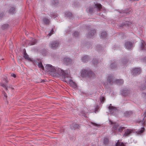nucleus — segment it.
Segmentation results:
<instances>
[{"label": "nucleus", "instance_id": "f257e3e1", "mask_svg": "<svg viewBox=\"0 0 146 146\" xmlns=\"http://www.w3.org/2000/svg\"><path fill=\"white\" fill-rule=\"evenodd\" d=\"M81 76L83 78L92 80L96 77L95 74L90 70L83 69L81 73Z\"/></svg>", "mask_w": 146, "mask_h": 146}, {"label": "nucleus", "instance_id": "f03ea898", "mask_svg": "<svg viewBox=\"0 0 146 146\" xmlns=\"http://www.w3.org/2000/svg\"><path fill=\"white\" fill-rule=\"evenodd\" d=\"M45 71L48 72V73L51 75H54V72L56 71V69L54 67L50 64H47L45 67Z\"/></svg>", "mask_w": 146, "mask_h": 146}, {"label": "nucleus", "instance_id": "7ed1b4c3", "mask_svg": "<svg viewBox=\"0 0 146 146\" xmlns=\"http://www.w3.org/2000/svg\"><path fill=\"white\" fill-rule=\"evenodd\" d=\"M54 74L57 76L59 77L60 76H64V79L65 80H66V79L68 78L65 75L66 74L65 73L64 71L62 70V69L60 68H56V71L54 72Z\"/></svg>", "mask_w": 146, "mask_h": 146}, {"label": "nucleus", "instance_id": "20e7f679", "mask_svg": "<svg viewBox=\"0 0 146 146\" xmlns=\"http://www.w3.org/2000/svg\"><path fill=\"white\" fill-rule=\"evenodd\" d=\"M59 44V42L58 40L52 41L50 43V46L52 49H55L58 46Z\"/></svg>", "mask_w": 146, "mask_h": 146}, {"label": "nucleus", "instance_id": "39448f33", "mask_svg": "<svg viewBox=\"0 0 146 146\" xmlns=\"http://www.w3.org/2000/svg\"><path fill=\"white\" fill-rule=\"evenodd\" d=\"M72 62V59L68 57H66L63 59L64 64L66 65L71 64Z\"/></svg>", "mask_w": 146, "mask_h": 146}, {"label": "nucleus", "instance_id": "423d86ee", "mask_svg": "<svg viewBox=\"0 0 146 146\" xmlns=\"http://www.w3.org/2000/svg\"><path fill=\"white\" fill-rule=\"evenodd\" d=\"M131 92L130 90L127 89H123L121 91V94L123 96H128Z\"/></svg>", "mask_w": 146, "mask_h": 146}, {"label": "nucleus", "instance_id": "0eeeda50", "mask_svg": "<svg viewBox=\"0 0 146 146\" xmlns=\"http://www.w3.org/2000/svg\"><path fill=\"white\" fill-rule=\"evenodd\" d=\"M133 43L129 41H127L125 43V46L128 49H130L133 46Z\"/></svg>", "mask_w": 146, "mask_h": 146}, {"label": "nucleus", "instance_id": "6e6552de", "mask_svg": "<svg viewBox=\"0 0 146 146\" xmlns=\"http://www.w3.org/2000/svg\"><path fill=\"white\" fill-rule=\"evenodd\" d=\"M132 74L137 75L139 74L141 72V69L139 68H134L132 70Z\"/></svg>", "mask_w": 146, "mask_h": 146}, {"label": "nucleus", "instance_id": "1a4fd4ad", "mask_svg": "<svg viewBox=\"0 0 146 146\" xmlns=\"http://www.w3.org/2000/svg\"><path fill=\"white\" fill-rule=\"evenodd\" d=\"M110 124L112 125V129L114 130H117L119 126L118 124L115 122H113L111 121H110Z\"/></svg>", "mask_w": 146, "mask_h": 146}, {"label": "nucleus", "instance_id": "9d476101", "mask_svg": "<svg viewBox=\"0 0 146 146\" xmlns=\"http://www.w3.org/2000/svg\"><path fill=\"white\" fill-rule=\"evenodd\" d=\"M70 128L72 130H75L79 128L80 126L79 124L73 123L70 125Z\"/></svg>", "mask_w": 146, "mask_h": 146}, {"label": "nucleus", "instance_id": "9b49d317", "mask_svg": "<svg viewBox=\"0 0 146 146\" xmlns=\"http://www.w3.org/2000/svg\"><path fill=\"white\" fill-rule=\"evenodd\" d=\"M134 132L133 130L130 129H127L125 131L124 133V135L125 136H128L131 133Z\"/></svg>", "mask_w": 146, "mask_h": 146}, {"label": "nucleus", "instance_id": "f8f14e48", "mask_svg": "<svg viewBox=\"0 0 146 146\" xmlns=\"http://www.w3.org/2000/svg\"><path fill=\"white\" fill-rule=\"evenodd\" d=\"M42 21L44 24L46 25H49L50 23V19L46 17H44L42 19Z\"/></svg>", "mask_w": 146, "mask_h": 146}, {"label": "nucleus", "instance_id": "ddd939ff", "mask_svg": "<svg viewBox=\"0 0 146 146\" xmlns=\"http://www.w3.org/2000/svg\"><path fill=\"white\" fill-rule=\"evenodd\" d=\"M96 33V30L95 29L92 30L88 33L87 36L88 37L91 38Z\"/></svg>", "mask_w": 146, "mask_h": 146}, {"label": "nucleus", "instance_id": "4468645a", "mask_svg": "<svg viewBox=\"0 0 146 146\" xmlns=\"http://www.w3.org/2000/svg\"><path fill=\"white\" fill-rule=\"evenodd\" d=\"M113 78L111 75L108 76L107 79V82L108 84L110 85L112 84L113 83Z\"/></svg>", "mask_w": 146, "mask_h": 146}, {"label": "nucleus", "instance_id": "2eb2a0df", "mask_svg": "<svg viewBox=\"0 0 146 146\" xmlns=\"http://www.w3.org/2000/svg\"><path fill=\"white\" fill-rule=\"evenodd\" d=\"M109 109L110 110V113H113L117 111V110L116 108L113 106H109Z\"/></svg>", "mask_w": 146, "mask_h": 146}, {"label": "nucleus", "instance_id": "dca6fc26", "mask_svg": "<svg viewBox=\"0 0 146 146\" xmlns=\"http://www.w3.org/2000/svg\"><path fill=\"white\" fill-rule=\"evenodd\" d=\"M133 113V112L132 111H125L124 113L125 116L128 117L132 115Z\"/></svg>", "mask_w": 146, "mask_h": 146}, {"label": "nucleus", "instance_id": "f3484780", "mask_svg": "<svg viewBox=\"0 0 146 146\" xmlns=\"http://www.w3.org/2000/svg\"><path fill=\"white\" fill-rule=\"evenodd\" d=\"M140 48L142 50L146 51V44L143 41L141 42Z\"/></svg>", "mask_w": 146, "mask_h": 146}, {"label": "nucleus", "instance_id": "a211bd4d", "mask_svg": "<svg viewBox=\"0 0 146 146\" xmlns=\"http://www.w3.org/2000/svg\"><path fill=\"white\" fill-rule=\"evenodd\" d=\"M128 62V60L125 58H123L121 59L120 64L121 66H124L127 64Z\"/></svg>", "mask_w": 146, "mask_h": 146}, {"label": "nucleus", "instance_id": "6ab92c4d", "mask_svg": "<svg viewBox=\"0 0 146 146\" xmlns=\"http://www.w3.org/2000/svg\"><path fill=\"white\" fill-rule=\"evenodd\" d=\"M94 4V7L97 8L98 11H100L102 8V5L100 4H98V3H95Z\"/></svg>", "mask_w": 146, "mask_h": 146}, {"label": "nucleus", "instance_id": "aec40b11", "mask_svg": "<svg viewBox=\"0 0 146 146\" xmlns=\"http://www.w3.org/2000/svg\"><path fill=\"white\" fill-rule=\"evenodd\" d=\"M69 83L70 86L76 88L77 86L76 84V83L74 82L72 80H70L69 81Z\"/></svg>", "mask_w": 146, "mask_h": 146}, {"label": "nucleus", "instance_id": "412c9836", "mask_svg": "<svg viewBox=\"0 0 146 146\" xmlns=\"http://www.w3.org/2000/svg\"><path fill=\"white\" fill-rule=\"evenodd\" d=\"M131 24V22L128 21H126L125 23H122L120 24L119 26L121 27H122L123 26H126L130 25Z\"/></svg>", "mask_w": 146, "mask_h": 146}, {"label": "nucleus", "instance_id": "4be33fe9", "mask_svg": "<svg viewBox=\"0 0 146 146\" xmlns=\"http://www.w3.org/2000/svg\"><path fill=\"white\" fill-rule=\"evenodd\" d=\"M117 64L115 62L111 63L110 66V68L111 69H115L117 67Z\"/></svg>", "mask_w": 146, "mask_h": 146}, {"label": "nucleus", "instance_id": "5701e85b", "mask_svg": "<svg viewBox=\"0 0 146 146\" xmlns=\"http://www.w3.org/2000/svg\"><path fill=\"white\" fill-rule=\"evenodd\" d=\"M116 83L118 85H121L123 84L124 81L122 79H119L115 80Z\"/></svg>", "mask_w": 146, "mask_h": 146}, {"label": "nucleus", "instance_id": "b1692460", "mask_svg": "<svg viewBox=\"0 0 146 146\" xmlns=\"http://www.w3.org/2000/svg\"><path fill=\"white\" fill-rule=\"evenodd\" d=\"M37 65L39 68L42 69V70H45L44 68L41 61H40L39 62H38Z\"/></svg>", "mask_w": 146, "mask_h": 146}, {"label": "nucleus", "instance_id": "393cba45", "mask_svg": "<svg viewBox=\"0 0 146 146\" xmlns=\"http://www.w3.org/2000/svg\"><path fill=\"white\" fill-rule=\"evenodd\" d=\"M107 33L106 32H103L101 33L100 38H104L107 37Z\"/></svg>", "mask_w": 146, "mask_h": 146}, {"label": "nucleus", "instance_id": "a878e982", "mask_svg": "<svg viewBox=\"0 0 146 146\" xmlns=\"http://www.w3.org/2000/svg\"><path fill=\"white\" fill-rule=\"evenodd\" d=\"M65 16L67 17H69V19H71L72 17V13L69 12H66L65 13Z\"/></svg>", "mask_w": 146, "mask_h": 146}, {"label": "nucleus", "instance_id": "bb28decb", "mask_svg": "<svg viewBox=\"0 0 146 146\" xmlns=\"http://www.w3.org/2000/svg\"><path fill=\"white\" fill-rule=\"evenodd\" d=\"M145 129L144 127L140 129H139L138 131H136V133L138 134H140L144 132Z\"/></svg>", "mask_w": 146, "mask_h": 146}, {"label": "nucleus", "instance_id": "cd10ccee", "mask_svg": "<svg viewBox=\"0 0 146 146\" xmlns=\"http://www.w3.org/2000/svg\"><path fill=\"white\" fill-rule=\"evenodd\" d=\"M89 58L88 56H85L82 58V61L84 62H86L89 60Z\"/></svg>", "mask_w": 146, "mask_h": 146}, {"label": "nucleus", "instance_id": "c85d7f7f", "mask_svg": "<svg viewBox=\"0 0 146 146\" xmlns=\"http://www.w3.org/2000/svg\"><path fill=\"white\" fill-rule=\"evenodd\" d=\"M37 42V40L36 39H34L29 44L30 45H33L35 44Z\"/></svg>", "mask_w": 146, "mask_h": 146}, {"label": "nucleus", "instance_id": "c756f323", "mask_svg": "<svg viewBox=\"0 0 146 146\" xmlns=\"http://www.w3.org/2000/svg\"><path fill=\"white\" fill-rule=\"evenodd\" d=\"M116 146H125L122 142L118 141L116 144Z\"/></svg>", "mask_w": 146, "mask_h": 146}, {"label": "nucleus", "instance_id": "7c9ffc66", "mask_svg": "<svg viewBox=\"0 0 146 146\" xmlns=\"http://www.w3.org/2000/svg\"><path fill=\"white\" fill-rule=\"evenodd\" d=\"M109 142V140L107 138H104V143L105 145H107L108 144Z\"/></svg>", "mask_w": 146, "mask_h": 146}, {"label": "nucleus", "instance_id": "2f4dec72", "mask_svg": "<svg viewBox=\"0 0 146 146\" xmlns=\"http://www.w3.org/2000/svg\"><path fill=\"white\" fill-rule=\"evenodd\" d=\"M15 9L14 7H12L9 11V12L10 13L13 14L15 12Z\"/></svg>", "mask_w": 146, "mask_h": 146}, {"label": "nucleus", "instance_id": "473e14b6", "mask_svg": "<svg viewBox=\"0 0 146 146\" xmlns=\"http://www.w3.org/2000/svg\"><path fill=\"white\" fill-rule=\"evenodd\" d=\"M93 64L94 65H96L98 63V60L97 59H94L92 60Z\"/></svg>", "mask_w": 146, "mask_h": 146}, {"label": "nucleus", "instance_id": "72a5a7b5", "mask_svg": "<svg viewBox=\"0 0 146 146\" xmlns=\"http://www.w3.org/2000/svg\"><path fill=\"white\" fill-rule=\"evenodd\" d=\"M54 29L55 27H53L50 32L48 34V35L49 36H50L54 32Z\"/></svg>", "mask_w": 146, "mask_h": 146}, {"label": "nucleus", "instance_id": "f704fd0d", "mask_svg": "<svg viewBox=\"0 0 146 146\" xmlns=\"http://www.w3.org/2000/svg\"><path fill=\"white\" fill-rule=\"evenodd\" d=\"M88 11L89 13L92 14L94 13V8L90 7L88 8Z\"/></svg>", "mask_w": 146, "mask_h": 146}, {"label": "nucleus", "instance_id": "c9c22d12", "mask_svg": "<svg viewBox=\"0 0 146 146\" xmlns=\"http://www.w3.org/2000/svg\"><path fill=\"white\" fill-rule=\"evenodd\" d=\"M24 57L25 59L28 60H29L30 59V58H29L28 56V55L27 54L25 51L24 54Z\"/></svg>", "mask_w": 146, "mask_h": 146}, {"label": "nucleus", "instance_id": "e433bc0d", "mask_svg": "<svg viewBox=\"0 0 146 146\" xmlns=\"http://www.w3.org/2000/svg\"><path fill=\"white\" fill-rule=\"evenodd\" d=\"M73 36L75 37H78L79 35V33L78 31H75L73 34Z\"/></svg>", "mask_w": 146, "mask_h": 146}, {"label": "nucleus", "instance_id": "4c0bfd02", "mask_svg": "<svg viewBox=\"0 0 146 146\" xmlns=\"http://www.w3.org/2000/svg\"><path fill=\"white\" fill-rule=\"evenodd\" d=\"M8 25L7 24H5L2 25L1 27L3 29H7L8 27Z\"/></svg>", "mask_w": 146, "mask_h": 146}, {"label": "nucleus", "instance_id": "58836bf2", "mask_svg": "<svg viewBox=\"0 0 146 146\" xmlns=\"http://www.w3.org/2000/svg\"><path fill=\"white\" fill-rule=\"evenodd\" d=\"M105 100L104 97L101 96L100 97V100L102 103H103Z\"/></svg>", "mask_w": 146, "mask_h": 146}, {"label": "nucleus", "instance_id": "ea45409f", "mask_svg": "<svg viewBox=\"0 0 146 146\" xmlns=\"http://www.w3.org/2000/svg\"><path fill=\"white\" fill-rule=\"evenodd\" d=\"M146 88V82L143 84L141 86V89L142 90H144Z\"/></svg>", "mask_w": 146, "mask_h": 146}, {"label": "nucleus", "instance_id": "a19ab883", "mask_svg": "<svg viewBox=\"0 0 146 146\" xmlns=\"http://www.w3.org/2000/svg\"><path fill=\"white\" fill-rule=\"evenodd\" d=\"M52 3L54 5H56L58 3V0H53L52 1Z\"/></svg>", "mask_w": 146, "mask_h": 146}, {"label": "nucleus", "instance_id": "79ce46f5", "mask_svg": "<svg viewBox=\"0 0 146 146\" xmlns=\"http://www.w3.org/2000/svg\"><path fill=\"white\" fill-rule=\"evenodd\" d=\"M125 128L124 127H120L118 129V131L119 132H121Z\"/></svg>", "mask_w": 146, "mask_h": 146}, {"label": "nucleus", "instance_id": "37998d69", "mask_svg": "<svg viewBox=\"0 0 146 146\" xmlns=\"http://www.w3.org/2000/svg\"><path fill=\"white\" fill-rule=\"evenodd\" d=\"M4 15L3 13H2L0 14V18L1 19L3 17Z\"/></svg>", "mask_w": 146, "mask_h": 146}, {"label": "nucleus", "instance_id": "c03bdc74", "mask_svg": "<svg viewBox=\"0 0 146 146\" xmlns=\"http://www.w3.org/2000/svg\"><path fill=\"white\" fill-rule=\"evenodd\" d=\"M91 123L94 125L95 126H97L98 125V124H96V123H94L92 122Z\"/></svg>", "mask_w": 146, "mask_h": 146}, {"label": "nucleus", "instance_id": "a18cd8bd", "mask_svg": "<svg viewBox=\"0 0 146 146\" xmlns=\"http://www.w3.org/2000/svg\"><path fill=\"white\" fill-rule=\"evenodd\" d=\"M145 117V116L143 117V116L141 117L142 119L140 121H139L140 122H143V120L144 119V118Z\"/></svg>", "mask_w": 146, "mask_h": 146}, {"label": "nucleus", "instance_id": "49530a36", "mask_svg": "<svg viewBox=\"0 0 146 146\" xmlns=\"http://www.w3.org/2000/svg\"><path fill=\"white\" fill-rule=\"evenodd\" d=\"M142 61L143 62H146V57L143 59Z\"/></svg>", "mask_w": 146, "mask_h": 146}, {"label": "nucleus", "instance_id": "de8ad7c7", "mask_svg": "<svg viewBox=\"0 0 146 146\" xmlns=\"http://www.w3.org/2000/svg\"><path fill=\"white\" fill-rule=\"evenodd\" d=\"M1 86L4 87V88L6 86V85L4 84H1Z\"/></svg>", "mask_w": 146, "mask_h": 146}, {"label": "nucleus", "instance_id": "09e8293b", "mask_svg": "<svg viewBox=\"0 0 146 146\" xmlns=\"http://www.w3.org/2000/svg\"><path fill=\"white\" fill-rule=\"evenodd\" d=\"M11 76L14 78H15L16 77V75L14 74H11Z\"/></svg>", "mask_w": 146, "mask_h": 146}, {"label": "nucleus", "instance_id": "8fccbe9b", "mask_svg": "<svg viewBox=\"0 0 146 146\" xmlns=\"http://www.w3.org/2000/svg\"><path fill=\"white\" fill-rule=\"evenodd\" d=\"M3 80H4L6 83H8V81L7 78H4Z\"/></svg>", "mask_w": 146, "mask_h": 146}, {"label": "nucleus", "instance_id": "3c124183", "mask_svg": "<svg viewBox=\"0 0 146 146\" xmlns=\"http://www.w3.org/2000/svg\"><path fill=\"white\" fill-rule=\"evenodd\" d=\"M4 96L6 98H7V95L5 92H4Z\"/></svg>", "mask_w": 146, "mask_h": 146}, {"label": "nucleus", "instance_id": "603ef678", "mask_svg": "<svg viewBox=\"0 0 146 146\" xmlns=\"http://www.w3.org/2000/svg\"><path fill=\"white\" fill-rule=\"evenodd\" d=\"M129 12H130V11H129V12H126L125 11H124V13H125V14H127H127L129 13Z\"/></svg>", "mask_w": 146, "mask_h": 146}, {"label": "nucleus", "instance_id": "864d4df0", "mask_svg": "<svg viewBox=\"0 0 146 146\" xmlns=\"http://www.w3.org/2000/svg\"><path fill=\"white\" fill-rule=\"evenodd\" d=\"M96 47L98 49V48H99L100 47L101 48V46L100 45H98Z\"/></svg>", "mask_w": 146, "mask_h": 146}, {"label": "nucleus", "instance_id": "5fc2aeb1", "mask_svg": "<svg viewBox=\"0 0 146 146\" xmlns=\"http://www.w3.org/2000/svg\"><path fill=\"white\" fill-rule=\"evenodd\" d=\"M5 90L6 91H7L8 90V89H7V86H6L4 88Z\"/></svg>", "mask_w": 146, "mask_h": 146}]
</instances>
